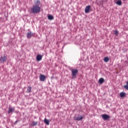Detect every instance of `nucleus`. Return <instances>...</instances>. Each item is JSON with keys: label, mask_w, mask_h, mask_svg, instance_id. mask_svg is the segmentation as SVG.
Here are the masks:
<instances>
[{"label": "nucleus", "mask_w": 128, "mask_h": 128, "mask_svg": "<svg viewBox=\"0 0 128 128\" xmlns=\"http://www.w3.org/2000/svg\"><path fill=\"white\" fill-rule=\"evenodd\" d=\"M40 7L38 5H34L31 8L32 14H38L40 12Z\"/></svg>", "instance_id": "f257e3e1"}, {"label": "nucleus", "mask_w": 128, "mask_h": 128, "mask_svg": "<svg viewBox=\"0 0 128 128\" xmlns=\"http://www.w3.org/2000/svg\"><path fill=\"white\" fill-rule=\"evenodd\" d=\"M78 70L77 69H73L72 70V78H76V75L78 74Z\"/></svg>", "instance_id": "f03ea898"}, {"label": "nucleus", "mask_w": 128, "mask_h": 128, "mask_svg": "<svg viewBox=\"0 0 128 128\" xmlns=\"http://www.w3.org/2000/svg\"><path fill=\"white\" fill-rule=\"evenodd\" d=\"M7 60V56H6L4 55L3 56H2L0 58V63H4V62H6V60Z\"/></svg>", "instance_id": "7ed1b4c3"}, {"label": "nucleus", "mask_w": 128, "mask_h": 128, "mask_svg": "<svg viewBox=\"0 0 128 128\" xmlns=\"http://www.w3.org/2000/svg\"><path fill=\"white\" fill-rule=\"evenodd\" d=\"M102 116L104 120H108L110 118V116L106 114H102Z\"/></svg>", "instance_id": "20e7f679"}, {"label": "nucleus", "mask_w": 128, "mask_h": 128, "mask_svg": "<svg viewBox=\"0 0 128 128\" xmlns=\"http://www.w3.org/2000/svg\"><path fill=\"white\" fill-rule=\"evenodd\" d=\"M83 118H84V116H80V115H78V116H76L74 118V120H77V121H80V120H82Z\"/></svg>", "instance_id": "39448f33"}, {"label": "nucleus", "mask_w": 128, "mask_h": 128, "mask_svg": "<svg viewBox=\"0 0 128 128\" xmlns=\"http://www.w3.org/2000/svg\"><path fill=\"white\" fill-rule=\"evenodd\" d=\"M43 56L38 54L36 56V60L38 62H40L42 60Z\"/></svg>", "instance_id": "423d86ee"}, {"label": "nucleus", "mask_w": 128, "mask_h": 128, "mask_svg": "<svg viewBox=\"0 0 128 128\" xmlns=\"http://www.w3.org/2000/svg\"><path fill=\"white\" fill-rule=\"evenodd\" d=\"M40 79L41 82H44L45 80L46 79V76L44 74H40Z\"/></svg>", "instance_id": "0eeeda50"}, {"label": "nucleus", "mask_w": 128, "mask_h": 128, "mask_svg": "<svg viewBox=\"0 0 128 128\" xmlns=\"http://www.w3.org/2000/svg\"><path fill=\"white\" fill-rule=\"evenodd\" d=\"M34 34L32 32H29L27 33V38L30 39L32 37L34 36Z\"/></svg>", "instance_id": "6e6552de"}, {"label": "nucleus", "mask_w": 128, "mask_h": 128, "mask_svg": "<svg viewBox=\"0 0 128 128\" xmlns=\"http://www.w3.org/2000/svg\"><path fill=\"white\" fill-rule=\"evenodd\" d=\"M91 8L90 6H86V8H85V12L86 14H88V12H90V10Z\"/></svg>", "instance_id": "1a4fd4ad"}, {"label": "nucleus", "mask_w": 128, "mask_h": 128, "mask_svg": "<svg viewBox=\"0 0 128 128\" xmlns=\"http://www.w3.org/2000/svg\"><path fill=\"white\" fill-rule=\"evenodd\" d=\"M14 110V108H8V114H10V113H12Z\"/></svg>", "instance_id": "9d476101"}, {"label": "nucleus", "mask_w": 128, "mask_h": 128, "mask_svg": "<svg viewBox=\"0 0 128 128\" xmlns=\"http://www.w3.org/2000/svg\"><path fill=\"white\" fill-rule=\"evenodd\" d=\"M120 96L121 98H124L126 97V94L124 92H121Z\"/></svg>", "instance_id": "9b49d317"}, {"label": "nucleus", "mask_w": 128, "mask_h": 128, "mask_svg": "<svg viewBox=\"0 0 128 128\" xmlns=\"http://www.w3.org/2000/svg\"><path fill=\"white\" fill-rule=\"evenodd\" d=\"M44 122L47 125H48V126L50 125V120H48L46 118H45L44 120Z\"/></svg>", "instance_id": "f8f14e48"}, {"label": "nucleus", "mask_w": 128, "mask_h": 128, "mask_svg": "<svg viewBox=\"0 0 128 128\" xmlns=\"http://www.w3.org/2000/svg\"><path fill=\"white\" fill-rule=\"evenodd\" d=\"M98 82L100 83V84H102L104 82V78H100Z\"/></svg>", "instance_id": "ddd939ff"}, {"label": "nucleus", "mask_w": 128, "mask_h": 128, "mask_svg": "<svg viewBox=\"0 0 128 128\" xmlns=\"http://www.w3.org/2000/svg\"><path fill=\"white\" fill-rule=\"evenodd\" d=\"M48 18L50 20H52L54 18V17L52 15H48Z\"/></svg>", "instance_id": "4468645a"}, {"label": "nucleus", "mask_w": 128, "mask_h": 128, "mask_svg": "<svg viewBox=\"0 0 128 128\" xmlns=\"http://www.w3.org/2000/svg\"><path fill=\"white\" fill-rule=\"evenodd\" d=\"M31 90L32 88L30 86H28L27 90H26V92L27 93H30L31 92Z\"/></svg>", "instance_id": "2eb2a0df"}, {"label": "nucleus", "mask_w": 128, "mask_h": 128, "mask_svg": "<svg viewBox=\"0 0 128 128\" xmlns=\"http://www.w3.org/2000/svg\"><path fill=\"white\" fill-rule=\"evenodd\" d=\"M32 125L33 126H36L38 125V122H35V121L32 122Z\"/></svg>", "instance_id": "dca6fc26"}, {"label": "nucleus", "mask_w": 128, "mask_h": 128, "mask_svg": "<svg viewBox=\"0 0 128 128\" xmlns=\"http://www.w3.org/2000/svg\"><path fill=\"white\" fill-rule=\"evenodd\" d=\"M116 4H118V6H122V2L120 0H118L116 2Z\"/></svg>", "instance_id": "f3484780"}, {"label": "nucleus", "mask_w": 128, "mask_h": 128, "mask_svg": "<svg viewBox=\"0 0 128 128\" xmlns=\"http://www.w3.org/2000/svg\"><path fill=\"white\" fill-rule=\"evenodd\" d=\"M110 59L108 57H106L104 58V61L105 62H109Z\"/></svg>", "instance_id": "a211bd4d"}, {"label": "nucleus", "mask_w": 128, "mask_h": 128, "mask_svg": "<svg viewBox=\"0 0 128 128\" xmlns=\"http://www.w3.org/2000/svg\"><path fill=\"white\" fill-rule=\"evenodd\" d=\"M126 84H127L124 86V88L128 90V80Z\"/></svg>", "instance_id": "6ab92c4d"}, {"label": "nucleus", "mask_w": 128, "mask_h": 128, "mask_svg": "<svg viewBox=\"0 0 128 128\" xmlns=\"http://www.w3.org/2000/svg\"><path fill=\"white\" fill-rule=\"evenodd\" d=\"M118 34H119V33H118V30H116L115 31V35L116 36H118Z\"/></svg>", "instance_id": "aec40b11"}, {"label": "nucleus", "mask_w": 128, "mask_h": 128, "mask_svg": "<svg viewBox=\"0 0 128 128\" xmlns=\"http://www.w3.org/2000/svg\"><path fill=\"white\" fill-rule=\"evenodd\" d=\"M36 4H40V1L39 0H37Z\"/></svg>", "instance_id": "412c9836"}]
</instances>
